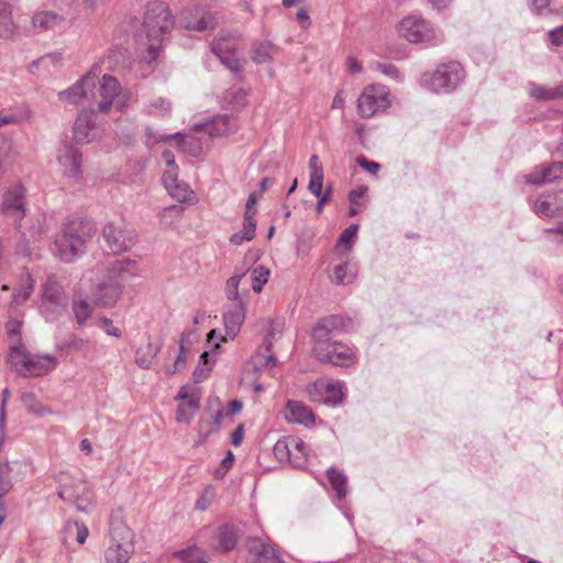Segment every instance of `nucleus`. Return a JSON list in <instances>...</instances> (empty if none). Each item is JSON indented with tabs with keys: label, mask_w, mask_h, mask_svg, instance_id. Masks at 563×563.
<instances>
[{
	"label": "nucleus",
	"mask_w": 563,
	"mask_h": 563,
	"mask_svg": "<svg viewBox=\"0 0 563 563\" xmlns=\"http://www.w3.org/2000/svg\"><path fill=\"white\" fill-rule=\"evenodd\" d=\"M174 26V18L166 3L154 1L146 5L141 26L135 31L134 37L141 49L148 53V60L156 59L164 41V36Z\"/></svg>",
	"instance_id": "1"
},
{
	"label": "nucleus",
	"mask_w": 563,
	"mask_h": 563,
	"mask_svg": "<svg viewBox=\"0 0 563 563\" xmlns=\"http://www.w3.org/2000/svg\"><path fill=\"white\" fill-rule=\"evenodd\" d=\"M91 236V224L79 218L68 219L54 240L56 256L64 262H73L86 251Z\"/></svg>",
	"instance_id": "2"
},
{
	"label": "nucleus",
	"mask_w": 563,
	"mask_h": 563,
	"mask_svg": "<svg viewBox=\"0 0 563 563\" xmlns=\"http://www.w3.org/2000/svg\"><path fill=\"white\" fill-rule=\"evenodd\" d=\"M109 536L110 544L104 553L106 563H128L134 551L133 533L119 512L111 515Z\"/></svg>",
	"instance_id": "3"
},
{
	"label": "nucleus",
	"mask_w": 563,
	"mask_h": 563,
	"mask_svg": "<svg viewBox=\"0 0 563 563\" xmlns=\"http://www.w3.org/2000/svg\"><path fill=\"white\" fill-rule=\"evenodd\" d=\"M465 71L457 62L440 65L433 73H424L420 84L433 92H451L464 80Z\"/></svg>",
	"instance_id": "4"
},
{
	"label": "nucleus",
	"mask_w": 563,
	"mask_h": 563,
	"mask_svg": "<svg viewBox=\"0 0 563 563\" xmlns=\"http://www.w3.org/2000/svg\"><path fill=\"white\" fill-rule=\"evenodd\" d=\"M533 211L540 217L561 219L554 227L544 229V233L552 242L563 243V190L540 195Z\"/></svg>",
	"instance_id": "5"
},
{
	"label": "nucleus",
	"mask_w": 563,
	"mask_h": 563,
	"mask_svg": "<svg viewBox=\"0 0 563 563\" xmlns=\"http://www.w3.org/2000/svg\"><path fill=\"white\" fill-rule=\"evenodd\" d=\"M313 339V354L318 361L334 366H350L356 361L354 350L343 342L331 341L328 338Z\"/></svg>",
	"instance_id": "6"
},
{
	"label": "nucleus",
	"mask_w": 563,
	"mask_h": 563,
	"mask_svg": "<svg viewBox=\"0 0 563 563\" xmlns=\"http://www.w3.org/2000/svg\"><path fill=\"white\" fill-rule=\"evenodd\" d=\"M401 37L411 43H424L437 45L442 41V35L427 20L417 15L404 18L398 24Z\"/></svg>",
	"instance_id": "7"
},
{
	"label": "nucleus",
	"mask_w": 563,
	"mask_h": 563,
	"mask_svg": "<svg viewBox=\"0 0 563 563\" xmlns=\"http://www.w3.org/2000/svg\"><path fill=\"white\" fill-rule=\"evenodd\" d=\"M56 481L59 484L58 496L64 501L74 504L78 511L88 512L91 497L86 482L76 479L67 473H59Z\"/></svg>",
	"instance_id": "8"
},
{
	"label": "nucleus",
	"mask_w": 563,
	"mask_h": 563,
	"mask_svg": "<svg viewBox=\"0 0 563 563\" xmlns=\"http://www.w3.org/2000/svg\"><path fill=\"white\" fill-rule=\"evenodd\" d=\"M274 455L279 462H287L295 468H303L308 463V448L298 437L280 438L274 445Z\"/></svg>",
	"instance_id": "9"
},
{
	"label": "nucleus",
	"mask_w": 563,
	"mask_h": 563,
	"mask_svg": "<svg viewBox=\"0 0 563 563\" xmlns=\"http://www.w3.org/2000/svg\"><path fill=\"white\" fill-rule=\"evenodd\" d=\"M240 35L238 33H221L211 44L212 53L234 74L242 70V64L236 56Z\"/></svg>",
	"instance_id": "10"
},
{
	"label": "nucleus",
	"mask_w": 563,
	"mask_h": 563,
	"mask_svg": "<svg viewBox=\"0 0 563 563\" xmlns=\"http://www.w3.org/2000/svg\"><path fill=\"white\" fill-rule=\"evenodd\" d=\"M389 106V90L382 85L365 88L357 100L358 113L363 118H371L378 112H384Z\"/></svg>",
	"instance_id": "11"
},
{
	"label": "nucleus",
	"mask_w": 563,
	"mask_h": 563,
	"mask_svg": "<svg viewBox=\"0 0 563 563\" xmlns=\"http://www.w3.org/2000/svg\"><path fill=\"white\" fill-rule=\"evenodd\" d=\"M103 240L112 253L130 250L136 242V233L124 222H109L102 232Z\"/></svg>",
	"instance_id": "12"
},
{
	"label": "nucleus",
	"mask_w": 563,
	"mask_h": 563,
	"mask_svg": "<svg viewBox=\"0 0 563 563\" xmlns=\"http://www.w3.org/2000/svg\"><path fill=\"white\" fill-rule=\"evenodd\" d=\"M24 192L25 190L22 185H14L5 191L0 205L1 214L10 218L18 229L26 211Z\"/></svg>",
	"instance_id": "13"
},
{
	"label": "nucleus",
	"mask_w": 563,
	"mask_h": 563,
	"mask_svg": "<svg viewBox=\"0 0 563 563\" xmlns=\"http://www.w3.org/2000/svg\"><path fill=\"white\" fill-rule=\"evenodd\" d=\"M137 275L136 263L131 260H114L108 263V265L101 271L99 278L117 283L120 287L124 288V285Z\"/></svg>",
	"instance_id": "14"
},
{
	"label": "nucleus",
	"mask_w": 563,
	"mask_h": 563,
	"mask_svg": "<svg viewBox=\"0 0 563 563\" xmlns=\"http://www.w3.org/2000/svg\"><path fill=\"white\" fill-rule=\"evenodd\" d=\"M247 550L250 553L249 563H284L272 542H266L260 538H249Z\"/></svg>",
	"instance_id": "15"
},
{
	"label": "nucleus",
	"mask_w": 563,
	"mask_h": 563,
	"mask_svg": "<svg viewBox=\"0 0 563 563\" xmlns=\"http://www.w3.org/2000/svg\"><path fill=\"white\" fill-rule=\"evenodd\" d=\"M57 161L64 176L74 179L81 177V154L73 145L64 144L60 146Z\"/></svg>",
	"instance_id": "16"
},
{
	"label": "nucleus",
	"mask_w": 563,
	"mask_h": 563,
	"mask_svg": "<svg viewBox=\"0 0 563 563\" xmlns=\"http://www.w3.org/2000/svg\"><path fill=\"white\" fill-rule=\"evenodd\" d=\"M179 24L187 30L205 31L213 27V16L205 8H188L181 12Z\"/></svg>",
	"instance_id": "17"
},
{
	"label": "nucleus",
	"mask_w": 563,
	"mask_h": 563,
	"mask_svg": "<svg viewBox=\"0 0 563 563\" xmlns=\"http://www.w3.org/2000/svg\"><path fill=\"white\" fill-rule=\"evenodd\" d=\"M238 128L236 120L233 117L223 114L214 117L205 123H197L192 126L195 132H206L212 137L227 136L233 133Z\"/></svg>",
	"instance_id": "18"
},
{
	"label": "nucleus",
	"mask_w": 563,
	"mask_h": 563,
	"mask_svg": "<svg viewBox=\"0 0 563 563\" xmlns=\"http://www.w3.org/2000/svg\"><path fill=\"white\" fill-rule=\"evenodd\" d=\"M122 291L123 288L119 284L98 278L97 284L91 288V296L97 305L112 307L121 297Z\"/></svg>",
	"instance_id": "19"
},
{
	"label": "nucleus",
	"mask_w": 563,
	"mask_h": 563,
	"mask_svg": "<svg viewBox=\"0 0 563 563\" xmlns=\"http://www.w3.org/2000/svg\"><path fill=\"white\" fill-rule=\"evenodd\" d=\"M32 354L22 343H14L9 349L7 361L14 373L29 377Z\"/></svg>",
	"instance_id": "20"
},
{
	"label": "nucleus",
	"mask_w": 563,
	"mask_h": 563,
	"mask_svg": "<svg viewBox=\"0 0 563 563\" xmlns=\"http://www.w3.org/2000/svg\"><path fill=\"white\" fill-rule=\"evenodd\" d=\"M277 360L272 352V340L269 336L264 339L263 344L251 356L250 362L245 366V371L253 373L276 366Z\"/></svg>",
	"instance_id": "21"
},
{
	"label": "nucleus",
	"mask_w": 563,
	"mask_h": 563,
	"mask_svg": "<svg viewBox=\"0 0 563 563\" xmlns=\"http://www.w3.org/2000/svg\"><path fill=\"white\" fill-rule=\"evenodd\" d=\"M120 91L121 86L117 78L111 75H104L98 90L100 98L98 101L99 111L102 113L109 112Z\"/></svg>",
	"instance_id": "22"
},
{
	"label": "nucleus",
	"mask_w": 563,
	"mask_h": 563,
	"mask_svg": "<svg viewBox=\"0 0 563 563\" xmlns=\"http://www.w3.org/2000/svg\"><path fill=\"white\" fill-rule=\"evenodd\" d=\"M245 319V308L244 305L240 303H231L225 308L223 312V323L225 329V334L230 340H233L238 333L240 332L241 325L243 324Z\"/></svg>",
	"instance_id": "23"
},
{
	"label": "nucleus",
	"mask_w": 563,
	"mask_h": 563,
	"mask_svg": "<svg viewBox=\"0 0 563 563\" xmlns=\"http://www.w3.org/2000/svg\"><path fill=\"white\" fill-rule=\"evenodd\" d=\"M66 19L54 11H37L31 18L32 27L37 32L54 31L65 24Z\"/></svg>",
	"instance_id": "24"
},
{
	"label": "nucleus",
	"mask_w": 563,
	"mask_h": 563,
	"mask_svg": "<svg viewBox=\"0 0 563 563\" xmlns=\"http://www.w3.org/2000/svg\"><path fill=\"white\" fill-rule=\"evenodd\" d=\"M170 139H179L180 143L179 145L185 152H188L192 156H198L201 152V144L198 140H196L192 136L185 137L180 133H175L172 135H162L159 137H153L152 130L150 128L146 129V143H157V142H165Z\"/></svg>",
	"instance_id": "25"
},
{
	"label": "nucleus",
	"mask_w": 563,
	"mask_h": 563,
	"mask_svg": "<svg viewBox=\"0 0 563 563\" xmlns=\"http://www.w3.org/2000/svg\"><path fill=\"white\" fill-rule=\"evenodd\" d=\"M285 418L288 422L309 426L314 417L311 409L300 401L289 400L287 402Z\"/></svg>",
	"instance_id": "26"
},
{
	"label": "nucleus",
	"mask_w": 563,
	"mask_h": 563,
	"mask_svg": "<svg viewBox=\"0 0 563 563\" xmlns=\"http://www.w3.org/2000/svg\"><path fill=\"white\" fill-rule=\"evenodd\" d=\"M350 324V320L342 316H329L323 318L312 331L313 338H328L333 331H344Z\"/></svg>",
	"instance_id": "27"
},
{
	"label": "nucleus",
	"mask_w": 563,
	"mask_h": 563,
	"mask_svg": "<svg viewBox=\"0 0 563 563\" xmlns=\"http://www.w3.org/2000/svg\"><path fill=\"white\" fill-rule=\"evenodd\" d=\"M29 377H40L55 369L56 356L52 354H32Z\"/></svg>",
	"instance_id": "28"
},
{
	"label": "nucleus",
	"mask_w": 563,
	"mask_h": 563,
	"mask_svg": "<svg viewBox=\"0 0 563 563\" xmlns=\"http://www.w3.org/2000/svg\"><path fill=\"white\" fill-rule=\"evenodd\" d=\"M63 542L68 543L70 540H76L78 544H84L89 536L88 527L77 520H68L63 528Z\"/></svg>",
	"instance_id": "29"
},
{
	"label": "nucleus",
	"mask_w": 563,
	"mask_h": 563,
	"mask_svg": "<svg viewBox=\"0 0 563 563\" xmlns=\"http://www.w3.org/2000/svg\"><path fill=\"white\" fill-rule=\"evenodd\" d=\"M16 25L13 21L12 5L0 0V37L10 38L15 34Z\"/></svg>",
	"instance_id": "30"
},
{
	"label": "nucleus",
	"mask_w": 563,
	"mask_h": 563,
	"mask_svg": "<svg viewBox=\"0 0 563 563\" xmlns=\"http://www.w3.org/2000/svg\"><path fill=\"white\" fill-rule=\"evenodd\" d=\"M93 130V123L91 121V114L88 112H81L78 114L74 124V136L78 143H89L92 137L90 136Z\"/></svg>",
	"instance_id": "31"
},
{
	"label": "nucleus",
	"mask_w": 563,
	"mask_h": 563,
	"mask_svg": "<svg viewBox=\"0 0 563 563\" xmlns=\"http://www.w3.org/2000/svg\"><path fill=\"white\" fill-rule=\"evenodd\" d=\"M529 87L530 96L538 101H551L563 99V84H560L555 87H545L531 82Z\"/></svg>",
	"instance_id": "32"
},
{
	"label": "nucleus",
	"mask_w": 563,
	"mask_h": 563,
	"mask_svg": "<svg viewBox=\"0 0 563 563\" xmlns=\"http://www.w3.org/2000/svg\"><path fill=\"white\" fill-rule=\"evenodd\" d=\"M42 303L44 307L55 306L54 311H56V312H57V309L63 306L62 287L52 277H49L44 285Z\"/></svg>",
	"instance_id": "33"
},
{
	"label": "nucleus",
	"mask_w": 563,
	"mask_h": 563,
	"mask_svg": "<svg viewBox=\"0 0 563 563\" xmlns=\"http://www.w3.org/2000/svg\"><path fill=\"white\" fill-rule=\"evenodd\" d=\"M91 80L92 77H90V75L82 77L79 81H77L68 89L60 91L58 93L59 100L73 104L78 103L85 95V87L89 85Z\"/></svg>",
	"instance_id": "34"
},
{
	"label": "nucleus",
	"mask_w": 563,
	"mask_h": 563,
	"mask_svg": "<svg viewBox=\"0 0 563 563\" xmlns=\"http://www.w3.org/2000/svg\"><path fill=\"white\" fill-rule=\"evenodd\" d=\"M201 395H195L189 401H181L176 411L178 423L189 424L200 407Z\"/></svg>",
	"instance_id": "35"
},
{
	"label": "nucleus",
	"mask_w": 563,
	"mask_h": 563,
	"mask_svg": "<svg viewBox=\"0 0 563 563\" xmlns=\"http://www.w3.org/2000/svg\"><path fill=\"white\" fill-rule=\"evenodd\" d=\"M327 475L332 488L336 493L338 499H344L347 495V478L345 474L342 471L331 466L328 468Z\"/></svg>",
	"instance_id": "36"
},
{
	"label": "nucleus",
	"mask_w": 563,
	"mask_h": 563,
	"mask_svg": "<svg viewBox=\"0 0 563 563\" xmlns=\"http://www.w3.org/2000/svg\"><path fill=\"white\" fill-rule=\"evenodd\" d=\"M246 273H242L239 275H234L230 277L225 283V296L232 303H240L244 305L245 297L247 296L249 291L244 290L242 292L239 291V284L240 280L245 276Z\"/></svg>",
	"instance_id": "37"
},
{
	"label": "nucleus",
	"mask_w": 563,
	"mask_h": 563,
	"mask_svg": "<svg viewBox=\"0 0 563 563\" xmlns=\"http://www.w3.org/2000/svg\"><path fill=\"white\" fill-rule=\"evenodd\" d=\"M159 347L155 346L150 340L141 344L135 353V362L142 368H148L152 361L158 353Z\"/></svg>",
	"instance_id": "38"
},
{
	"label": "nucleus",
	"mask_w": 563,
	"mask_h": 563,
	"mask_svg": "<svg viewBox=\"0 0 563 563\" xmlns=\"http://www.w3.org/2000/svg\"><path fill=\"white\" fill-rule=\"evenodd\" d=\"M275 47L269 42H255L251 48V58L255 64L269 63Z\"/></svg>",
	"instance_id": "39"
},
{
	"label": "nucleus",
	"mask_w": 563,
	"mask_h": 563,
	"mask_svg": "<svg viewBox=\"0 0 563 563\" xmlns=\"http://www.w3.org/2000/svg\"><path fill=\"white\" fill-rule=\"evenodd\" d=\"M172 111V102L163 97H155L143 106L142 112L152 115L166 117Z\"/></svg>",
	"instance_id": "40"
},
{
	"label": "nucleus",
	"mask_w": 563,
	"mask_h": 563,
	"mask_svg": "<svg viewBox=\"0 0 563 563\" xmlns=\"http://www.w3.org/2000/svg\"><path fill=\"white\" fill-rule=\"evenodd\" d=\"M184 563H209L206 552L197 547H190L174 553Z\"/></svg>",
	"instance_id": "41"
},
{
	"label": "nucleus",
	"mask_w": 563,
	"mask_h": 563,
	"mask_svg": "<svg viewBox=\"0 0 563 563\" xmlns=\"http://www.w3.org/2000/svg\"><path fill=\"white\" fill-rule=\"evenodd\" d=\"M238 536L232 527L223 526L219 529V544L218 549L222 552L231 551L235 548Z\"/></svg>",
	"instance_id": "42"
},
{
	"label": "nucleus",
	"mask_w": 563,
	"mask_h": 563,
	"mask_svg": "<svg viewBox=\"0 0 563 563\" xmlns=\"http://www.w3.org/2000/svg\"><path fill=\"white\" fill-rule=\"evenodd\" d=\"M256 220H243V228L241 231L231 235L230 242L234 245H241L244 241H251L255 236Z\"/></svg>",
	"instance_id": "43"
},
{
	"label": "nucleus",
	"mask_w": 563,
	"mask_h": 563,
	"mask_svg": "<svg viewBox=\"0 0 563 563\" xmlns=\"http://www.w3.org/2000/svg\"><path fill=\"white\" fill-rule=\"evenodd\" d=\"M34 290V280L30 274H26L20 287L13 292L12 305H22L25 302Z\"/></svg>",
	"instance_id": "44"
},
{
	"label": "nucleus",
	"mask_w": 563,
	"mask_h": 563,
	"mask_svg": "<svg viewBox=\"0 0 563 563\" xmlns=\"http://www.w3.org/2000/svg\"><path fill=\"white\" fill-rule=\"evenodd\" d=\"M313 388H320L325 393L323 399L325 404L338 405L342 401L343 394L340 383L314 385Z\"/></svg>",
	"instance_id": "45"
},
{
	"label": "nucleus",
	"mask_w": 563,
	"mask_h": 563,
	"mask_svg": "<svg viewBox=\"0 0 563 563\" xmlns=\"http://www.w3.org/2000/svg\"><path fill=\"white\" fill-rule=\"evenodd\" d=\"M269 269L264 266H257L251 271L252 289L255 292H261L263 286L268 282Z\"/></svg>",
	"instance_id": "46"
},
{
	"label": "nucleus",
	"mask_w": 563,
	"mask_h": 563,
	"mask_svg": "<svg viewBox=\"0 0 563 563\" xmlns=\"http://www.w3.org/2000/svg\"><path fill=\"white\" fill-rule=\"evenodd\" d=\"M73 311L78 324H84L92 313V307L85 299L74 300Z\"/></svg>",
	"instance_id": "47"
},
{
	"label": "nucleus",
	"mask_w": 563,
	"mask_h": 563,
	"mask_svg": "<svg viewBox=\"0 0 563 563\" xmlns=\"http://www.w3.org/2000/svg\"><path fill=\"white\" fill-rule=\"evenodd\" d=\"M15 158V152L9 142H2L0 145V173L9 167Z\"/></svg>",
	"instance_id": "48"
},
{
	"label": "nucleus",
	"mask_w": 563,
	"mask_h": 563,
	"mask_svg": "<svg viewBox=\"0 0 563 563\" xmlns=\"http://www.w3.org/2000/svg\"><path fill=\"white\" fill-rule=\"evenodd\" d=\"M208 352H203L200 356V362L194 372V378L196 383L205 380L211 371V365L208 364Z\"/></svg>",
	"instance_id": "49"
},
{
	"label": "nucleus",
	"mask_w": 563,
	"mask_h": 563,
	"mask_svg": "<svg viewBox=\"0 0 563 563\" xmlns=\"http://www.w3.org/2000/svg\"><path fill=\"white\" fill-rule=\"evenodd\" d=\"M357 230V224H351L350 227H347L340 235L339 245L344 246L347 251H350L356 238Z\"/></svg>",
	"instance_id": "50"
},
{
	"label": "nucleus",
	"mask_w": 563,
	"mask_h": 563,
	"mask_svg": "<svg viewBox=\"0 0 563 563\" xmlns=\"http://www.w3.org/2000/svg\"><path fill=\"white\" fill-rule=\"evenodd\" d=\"M169 195L177 199L180 202L190 201L194 197V191L189 189V187L186 184L179 183L174 188H172L169 191Z\"/></svg>",
	"instance_id": "51"
},
{
	"label": "nucleus",
	"mask_w": 563,
	"mask_h": 563,
	"mask_svg": "<svg viewBox=\"0 0 563 563\" xmlns=\"http://www.w3.org/2000/svg\"><path fill=\"white\" fill-rule=\"evenodd\" d=\"M547 177L548 174L544 165L534 167L532 172L525 176L526 181L532 185H541L544 183H549L550 180Z\"/></svg>",
	"instance_id": "52"
},
{
	"label": "nucleus",
	"mask_w": 563,
	"mask_h": 563,
	"mask_svg": "<svg viewBox=\"0 0 563 563\" xmlns=\"http://www.w3.org/2000/svg\"><path fill=\"white\" fill-rule=\"evenodd\" d=\"M354 274L353 272H349V266L346 263L336 265L334 267V276L333 280L336 284H349L353 280Z\"/></svg>",
	"instance_id": "53"
},
{
	"label": "nucleus",
	"mask_w": 563,
	"mask_h": 563,
	"mask_svg": "<svg viewBox=\"0 0 563 563\" xmlns=\"http://www.w3.org/2000/svg\"><path fill=\"white\" fill-rule=\"evenodd\" d=\"M262 327H263V329L266 330V334H265L264 339L266 336H269V339L272 340V343L276 340V336L279 335L282 332L280 323L277 321L263 320Z\"/></svg>",
	"instance_id": "54"
},
{
	"label": "nucleus",
	"mask_w": 563,
	"mask_h": 563,
	"mask_svg": "<svg viewBox=\"0 0 563 563\" xmlns=\"http://www.w3.org/2000/svg\"><path fill=\"white\" fill-rule=\"evenodd\" d=\"M20 329H21V321H19L18 319H10L5 323L7 333H8L9 338L16 340L15 343H21L20 342Z\"/></svg>",
	"instance_id": "55"
},
{
	"label": "nucleus",
	"mask_w": 563,
	"mask_h": 563,
	"mask_svg": "<svg viewBox=\"0 0 563 563\" xmlns=\"http://www.w3.org/2000/svg\"><path fill=\"white\" fill-rule=\"evenodd\" d=\"M550 181L563 177V162H554L544 166Z\"/></svg>",
	"instance_id": "56"
},
{
	"label": "nucleus",
	"mask_w": 563,
	"mask_h": 563,
	"mask_svg": "<svg viewBox=\"0 0 563 563\" xmlns=\"http://www.w3.org/2000/svg\"><path fill=\"white\" fill-rule=\"evenodd\" d=\"M356 163L360 167H362L363 169H365L366 172H368L372 175H376L380 169V165L378 163L368 161L364 156H358L356 158Z\"/></svg>",
	"instance_id": "57"
},
{
	"label": "nucleus",
	"mask_w": 563,
	"mask_h": 563,
	"mask_svg": "<svg viewBox=\"0 0 563 563\" xmlns=\"http://www.w3.org/2000/svg\"><path fill=\"white\" fill-rule=\"evenodd\" d=\"M323 187V175L311 176L309 180V190L316 197H321Z\"/></svg>",
	"instance_id": "58"
},
{
	"label": "nucleus",
	"mask_w": 563,
	"mask_h": 563,
	"mask_svg": "<svg viewBox=\"0 0 563 563\" xmlns=\"http://www.w3.org/2000/svg\"><path fill=\"white\" fill-rule=\"evenodd\" d=\"M185 365H186V349H184V350L179 349V354H178L175 363L173 364V366L167 367L166 372L169 375L175 374V373L184 369Z\"/></svg>",
	"instance_id": "59"
},
{
	"label": "nucleus",
	"mask_w": 563,
	"mask_h": 563,
	"mask_svg": "<svg viewBox=\"0 0 563 563\" xmlns=\"http://www.w3.org/2000/svg\"><path fill=\"white\" fill-rule=\"evenodd\" d=\"M177 168H170L169 170L165 172L163 175V183L165 188L169 191L172 188H174L176 185L179 184L177 179Z\"/></svg>",
	"instance_id": "60"
},
{
	"label": "nucleus",
	"mask_w": 563,
	"mask_h": 563,
	"mask_svg": "<svg viewBox=\"0 0 563 563\" xmlns=\"http://www.w3.org/2000/svg\"><path fill=\"white\" fill-rule=\"evenodd\" d=\"M195 395H200V391L198 388L189 387V386H183L178 394L176 395L175 399L179 401H189L191 397Z\"/></svg>",
	"instance_id": "61"
},
{
	"label": "nucleus",
	"mask_w": 563,
	"mask_h": 563,
	"mask_svg": "<svg viewBox=\"0 0 563 563\" xmlns=\"http://www.w3.org/2000/svg\"><path fill=\"white\" fill-rule=\"evenodd\" d=\"M229 340V336L222 335L221 332L217 329L211 330L208 333V343L213 344V347L217 350L220 347L221 342H227Z\"/></svg>",
	"instance_id": "62"
},
{
	"label": "nucleus",
	"mask_w": 563,
	"mask_h": 563,
	"mask_svg": "<svg viewBox=\"0 0 563 563\" xmlns=\"http://www.w3.org/2000/svg\"><path fill=\"white\" fill-rule=\"evenodd\" d=\"M199 335L196 331L189 330L181 334L180 342H179V349L184 350L186 346L191 345L194 342L198 340Z\"/></svg>",
	"instance_id": "63"
},
{
	"label": "nucleus",
	"mask_w": 563,
	"mask_h": 563,
	"mask_svg": "<svg viewBox=\"0 0 563 563\" xmlns=\"http://www.w3.org/2000/svg\"><path fill=\"white\" fill-rule=\"evenodd\" d=\"M549 38L555 46L563 45V25L555 27L549 32Z\"/></svg>",
	"instance_id": "64"
}]
</instances>
